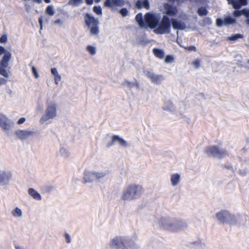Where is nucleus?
I'll use <instances>...</instances> for the list:
<instances>
[{
    "mask_svg": "<svg viewBox=\"0 0 249 249\" xmlns=\"http://www.w3.org/2000/svg\"><path fill=\"white\" fill-rule=\"evenodd\" d=\"M233 15L235 17H239L242 15L245 16L247 18L246 23L249 25V9H243L241 10H235L233 12Z\"/></svg>",
    "mask_w": 249,
    "mask_h": 249,
    "instance_id": "4468645a",
    "label": "nucleus"
},
{
    "mask_svg": "<svg viewBox=\"0 0 249 249\" xmlns=\"http://www.w3.org/2000/svg\"><path fill=\"white\" fill-rule=\"evenodd\" d=\"M243 37V36L241 34H237L233 36L229 37L228 39L230 40L235 41L238 38H242Z\"/></svg>",
    "mask_w": 249,
    "mask_h": 249,
    "instance_id": "c756f323",
    "label": "nucleus"
},
{
    "mask_svg": "<svg viewBox=\"0 0 249 249\" xmlns=\"http://www.w3.org/2000/svg\"><path fill=\"white\" fill-rule=\"evenodd\" d=\"M85 25L89 30V33L92 36H98L99 34V21L98 18L86 13L84 14Z\"/></svg>",
    "mask_w": 249,
    "mask_h": 249,
    "instance_id": "f257e3e1",
    "label": "nucleus"
},
{
    "mask_svg": "<svg viewBox=\"0 0 249 249\" xmlns=\"http://www.w3.org/2000/svg\"><path fill=\"white\" fill-rule=\"evenodd\" d=\"M225 167L228 168V169H230L231 167V166H225Z\"/></svg>",
    "mask_w": 249,
    "mask_h": 249,
    "instance_id": "13d9d810",
    "label": "nucleus"
},
{
    "mask_svg": "<svg viewBox=\"0 0 249 249\" xmlns=\"http://www.w3.org/2000/svg\"><path fill=\"white\" fill-rule=\"evenodd\" d=\"M124 4V0H106L104 5L108 8H112L114 6L121 7Z\"/></svg>",
    "mask_w": 249,
    "mask_h": 249,
    "instance_id": "9b49d317",
    "label": "nucleus"
},
{
    "mask_svg": "<svg viewBox=\"0 0 249 249\" xmlns=\"http://www.w3.org/2000/svg\"><path fill=\"white\" fill-rule=\"evenodd\" d=\"M197 13L200 16H206L208 14V11L205 7H200L198 9Z\"/></svg>",
    "mask_w": 249,
    "mask_h": 249,
    "instance_id": "a878e982",
    "label": "nucleus"
},
{
    "mask_svg": "<svg viewBox=\"0 0 249 249\" xmlns=\"http://www.w3.org/2000/svg\"><path fill=\"white\" fill-rule=\"evenodd\" d=\"M92 175L93 177H95L97 178H101L105 176V174L103 173H92Z\"/></svg>",
    "mask_w": 249,
    "mask_h": 249,
    "instance_id": "f704fd0d",
    "label": "nucleus"
},
{
    "mask_svg": "<svg viewBox=\"0 0 249 249\" xmlns=\"http://www.w3.org/2000/svg\"><path fill=\"white\" fill-rule=\"evenodd\" d=\"M125 243L126 240L125 239L121 236H116L110 241L109 246L111 248L124 249L125 247Z\"/></svg>",
    "mask_w": 249,
    "mask_h": 249,
    "instance_id": "6e6552de",
    "label": "nucleus"
},
{
    "mask_svg": "<svg viewBox=\"0 0 249 249\" xmlns=\"http://www.w3.org/2000/svg\"><path fill=\"white\" fill-rule=\"evenodd\" d=\"M146 76L150 79L151 82L156 84H160L163 80V76L161 75H157L151 71H147Z\"/></svg>",
    "mask_w": 249,
    "mask_h": 249,
    "instance_id": "f8f14e48",
    "label": "nucleus"
},
{
    "mask_svg": "<svg viewBox=\"0 0 249 249\" xmlns=\"http://www.w3.org/2000/svg\"><path fill=\"white\" fill-rule=\"evenodd\" d=\"M124 85H126L129 88H131L134 86V83L133 82H129L127 80H125L123 83Z\"/></svg>",
    "mask_w": 249,
    "mask_h": 249,
    "instance_id": "79ce46f5",
    "label": "nucleus"
},
{
    "mask_svg": "<svg viewBox=\"0 0 249 249\" xmlns=\"http://www.w3.org/2000/svg\"><path fill=\"white\" fill-rule=\"evenodd\" d=\"M180 180V175L178 174H175L171 176V181L173 186L177 185Z\"/></svg>",
    "mask_w": 249,
    "mask_h": 249,
    "instance_id": "b1692460",
    "label": "nucleus"
},
{
    "mask_svg": "<svg viewBox=\"0 0 249 249\" xmlns=\"http://www.w3.org/2000/svg\"><path fill=\"white\" fill-rule=\"evenodd\" d=\"M235 0H227V1H228V3L229 4H233V1H235Z\"/></svg>",
    "mask_w": 249,
    "mask_h": 249,
    "instance_id": "3c124183",
    "label": "nucleus"
},
{
    "mask_svg": "<svg viewBox=\"0 0 249 249\" xmlns=\"http://www.w3.org/2000/svg\"><path fill=\"white\" fill-rule=\"evenodd\" d=\"M93 177L92 175V173L88 172L84 174V179L85 180V182H90L92 180V178Z\"/></svg>",
    "mask_w": 249,
    "mask_h": 249,
    "instance_id": "c85d7f7f",
    "label": "nucleus"
},
{
    "mask_svg": "<svg viewBox=\"0 0 249 249\" xmlns=\"http://www.w3.org/2000/svg\"><path fill=\"white\" fill-rule=\"evenodd\" d=\"M136 6L138 9L143 7L148 10L150 8L149 2L148 0H138L136 3Z\"/></svg>",
    "mask_w": 249,
    "mask_h": 249,
    "instance_id": "6ab92c4d",
    "label": "nucleus"
},
{
    "mask_svg": "<svg viewBox=\"0 0 249 249\" xmlns=\"http://www.w3.org/2000/svg\"><path fill=\"white\" fill-rule=\"evenodd\" d=\"M11 177L10 172H3L0 174V185L7 183Z\"/></svg>",
    "mask_w": 249,
    "mask_h": 249,
    "instance_id": "f3484780",
    "label": "nucleus"
},
{
    "mask_svg": "<svg viewBox=\"0 0 249 249\" xmlns=\"http://www.w3.org/2000/svg\"><path fill=\"white\" fill-rule=\"evenodd\" d=\"M174 57L171 55H168L165 58V62L166 63L172 62L174 61Z\"/></svg>",
    "mask_w": 249,
    "mask_h": 249,
    "instance_id": "e433bc0d",
    "label": "nucleus"
},
{
    "mask_svg": "<svg viewBox=\"0 0 249 249\" xmlns=\"http://www.w3.org/2000/svg\"><path fill=\"white\" fill-rule=\"evenodd\" d=\"M116 142H117L122 146L125 147L127 145V143L125 140L119 136L113 135L112 137L111 142L108 144V146L113 145Z\"/></svg>",
    "mask_w": 249,
    "mask_h": 249,
    "instance_id": "2eb2a0df",
    "label": "nucleus"
},
{
    "mask_svg": "<svg viewBox=\"0 0 249 249\" xmlns=\"http://www.w3.org/2000/svg\"><path fill=\"white\" fill-rule=\"evenodd\" d=\"M51 73L54 76L58 74V72H57V69L55 68H52L51 69Z\"/></svg>",
    "mask_w": 249,
    "mask_h": 249,
    "instance_id": "de8ad7c7",
    "label": "nucleus"
},
{
    "mask_svg": "<svg viewBox=\"0 0 249 249\" xmlns=\"http://www.w3.org/2000/svg\"><path fill=\"white\" fill-rule=\"evenodd\" d=\"M216 23L217 26L221 27L223 25H225L224 19L222 20L220 18H217Z\"/></svg>",
    "mask_w": 249,
    "mask_h": 249,
    "instance_id": "58836bf2",
    "label": "nucleus"
},
{
    "mask_svg": "<svg viewBox=\"0 0 249 249\" xmlns=\"http://www.w3.org/2000/svg\"><path fill=\"white\" fill-rule=\"evenodd\" d=\"M26 121V119L24 117L20 118L18 121L17 122V124H21L23 123H24Z\"/></svg>",
    "mask_w": 249,
    "mask_h": 249,
    "instance_id": "49530a36",
    "label": "nucleus"
},
{
    "mask_svg": "<svg viewBox=\"0 0 249 249\" xmlns=\"http://www.w3.org/2000/svg\"><path fill=\"white\" fill-rule=\"evenodd\" d=\"M39 24H40V26H41V27H42V19L41 18H40L39 19Z\"/></svg>",
    "mask_w": 249,
    "mask_h": 249,
    "instance_id": "603ef678",
    "label": "nucleus"
},
{
    "mask_svg": "<svg viewBox=\"0 0 249 249\" xmlns=\"http://www.w3.org/2000/svg\"><path fill=\"white\" fill-rule=\"evenodd\" d=\"M172 25L174 29L183 30L185 29V24L175 18L171 19Z\"/></svg>",
    "mask_w": 249,
    "mask_h": 249,
    "instance_id": "a211bd4d",
    "label": "nucleus"
},
{
    "mask_svg": "<svg viewBox=\"0 0 249 249\" xmlns=\"http://www.w3.org/2000/svg\"><path fill=\"white\" fill-rule=\"evenodd\" d=\"M119 13L123 17H124L128 15V11L126 8H123L120 10Z\"/></svg>",
    "mask_w": 249,
    "mask_h": 249,
    "instance_id": "c9c22d12",
    "label": "nucleus"
},
{
    "mask_svg": "<svg viewBox=\"0 0 249 249\" xmlns=\"http://www.w3.org/2000/svg\"><path fill=\"white\" fill-rule=\"evenodd\" d=\"M144 21L146 27L147 26L151 29L155 28L159 21L158 18L155 15L150 13H147L145 14Z\"/></svg>",
    "mask_w": 249,
    "mask_h": 249,
    "instance_id": "0eeeda50",
    "label": "nucleus"
},
{
    "mask_svg": "<svg viewBox=\"0 0 249 249\" xmlns=\"http://www.w3.org/2000/svg\"><path fill=\"white\" fill-rule=\"evenodd\" d=\"M101 0H94L95 2L98 3L100 2Z\"/></svg>",
    "mask_w": 249,
    "mask_h": 249,
    "instance_id": "6e6d98bb",
    "label": "nucleus"
},
{
    "mask_svg": "<svg viewBox=\"0 0 249 249\" xmlns=\"http://www.w3.org/2000/svg\"><path fill=\"white\" fill-rule=\"evenodd\" d=\"M205 152L210 157H217L222 159L228 154L225 150H221L217 145L209 146L206 147Z\"/></svg>",
    "mask_w": 249,
    "mask_h": 249,
    "instance_id": "39448f33",
    "label": "nucleus"
},
{
    "mask_svg": "<svg viewBox=\"0 0 249 249\" xmlns=\"http://www.w3.org/2000/svg\"><path fill=\"white\" fill-rule=\"evenodd\" d=\"M61 76L59 74L54 76V82L56 85L58 84V82L61 80Z\"/></svg>",
    "mask_w": 249,
    "mask_h": 249,
    "instance_id": "a18cd8bd",
    "label": "nucleus"
},
{
    "mask_svg": "<svg viewBox=\"0 0 249 249\" xmlns=\"http://www.w3.org/2000/svg\"><path fill=\"white\" fill-rule=\"evenodd\" d=\"M165 8L166 10V13L168 15L175 16L177 14V9L172 5L167 4Z\"/></svg>",
    "mask_w": 249,
    "mask_h": 249,
    "instance_id": "412c9836",
    "label": "nucleus"
},
{
    "mask_svg": "<svg viewBox=\"0 0 249 249\" xmlns=\"http://www.w3.org/2000/svg\"><path fill=\"white\" fill-rule=\"evenodd\" d=\"M12 213L15 217H20L22 215L21 210L17 207L12 211Z\"/></svg>",
    "mask_w": 249,
    "mask_h": 249,
    "instance_id": "cd10ccee",
    "label": "nucleus"
},
{
    "mask_svg": "<svg viewBox=\"0 0 249 249\" xmlns=\"http://www.w3.org/2000/svg\"><path fill=\"white\" fill-rule=\"evenodd\" d=\"M46 14L49 16H52L54 14V11L53 6L48 5L46 9Z\"/></svg>",
    "mask_w": 249,
    "mask_h": 249,
    "instance_id": "393cba45",
    "label": "nucleus"
},
{
    "mask_svg": "<svg viewBox=\"0 0 249 249\" xmlns=\"http://www.w3.org/2000/svg\"><path fill=\"white\" fill-rule=\"evenodd\" d=\"M85 2L88 5H91L93 2V0H85Z\"/></svg>",
    "mask_w": 249,
    "mask_h": 249,
    "instance_id": "8fccbe9b",
    "label": "nucleus"
},
{
    "mask_svg": "<svg viewBox=\"0 0 249 249\" xmlns=\"http://www.w3.org/2000/svg\"><path fill=\"white\" fill-rule=\"evenodd\" d=\"M156 34H169L171 31V20L167 16H163L158 27L154 30Z\"/></svg>",
    "mask_w": 249,
    "mask_h": 249,
    "instance_id": "20e7f679",
    "label": "nucleus"
},
{
    "mask_svg": "<svg viewBox=\"0 0 249 249\" xmlns=\"http://www.w3.org/2000/svg\"><path fill=\"white\" fill-rule=\"evenodd\" d=\"M232 5L233 7L235 9H239L242 6L238 0H235V1H233V4Z\"/></svg>",
    "mask_w": 249,
    "mask_h": 249,
    "instance_id": "72a5a7b5",
    "label": "nucleus"
},
{
    "mask_svg": "<svg viewBox=\"0 0 249 249\" xmlns=\"http://www.w3.org/2000/svg\"><path fill=\"white\" fill-rule=\"evenodd\" d=\"M12 123L4 115L0 114V126L4 131L10 129Z\"/></svg>",
    "mask_w": 249,
    "mask_h": 249,
    "instance_id": "9d476101",
    "label": "nucleus"
},
{
    "mask_svg": "<svg viewBox=\"0 0 249 249\" xmlns=\"http://www.w3.org/2000/svg\"><path fill=\"white\" fill-rule=\"evenodd\" d=\"M225 25H229L234 23L236 20L231 17H227L224 18Z\"/></svg>",
    "mask_w": 249,
    "mask_h": 249,
    "instance_id": "bb28decb",
    "label": "nucleus"
},
{
    "mask_svg": "<svg viewBox=\"0 0 249 249\" xmlns=\"http://www.w3.org/2000/svg\"><path fill=\"white\" fill-rule=\"evenodd\" d=\"M16 249H22L20 247L16 246Z\"/></svg>",
    "mask_w": 249,
    "mask_h": 249,
    "instance_id": "5fc2aeb1",
    "label": "nucleus"
},
{
    "mask_svg": "<svg viewBox=\"0 0 249 249\" xmlns=\"http://www.w3.org/2000/svg\"><path fill=\"white\" fill-rule=\"evenodd\" d=\"M60 21V19H58L55 21V23H59Z\"/></svg>",
    "mask_w": 249,
    "mask_h": 249,
    "instance_id": "4d7b16f0",
    "label": "nucleus"
},
{
    "mask_svg": "<svg viewBox=\"0 0 249 249\" xmlns=\"http://www.w3.org/2000/svg\"><path fill=\"white\" fill-rule=\"evenodd\" d=\"M184 49L189 51H194V52L196 51V47L195 46H193V45L190 46L188 47H184Z\"/></svg>",
    "mask_w": 249,
    "mask_h": 249,
    "instance_id": "a19ab883",
    "label": "nucleus"
},
{
    "mask_svg": "<svg viewBox=\"0 0 249 249\" xmlns=\"http://www.w3.org/2000/svg\"><path fill=\"white\" fill-rule=\"evenodd\" d=\"M64 237L65 238L66 242L67 243H70L71 241V237L68 233H65Z\"/></svg>",
    "mask_w": 249,
    "mask_h": 249,
    "instance_id": "c03bdc74",
    "label": "nucleus"
},
{
    "mask_svg": "<svg viewBox=\"0 0 249 249\" xmlns=\"http://www.w3.org/2000/svg\"><path fill=\"white\" fill-rule=\"evenodd\" d=\"M32 71L33 74H34L35 77L36 78H38L39 77V75L37 72L36 69L34 66H32Z\"/></svg>",
    "mask_w": 249,
    "mask_h": 249,
    "instance_id": "ea45409f",
    "label": "nucleus"
},
{
    "mask_svg": "<svg viewBox=\"0 0 249 249\" xmlns=\"http://www.w3.org/2000/svg\"><path fill=\"white\" fill-rule=\"evenodd\" d=\"M160 222L161 223V224L163 229L166 230H169L172 231H177V230H176L175 229H172L173 224L169 223L168 219L164 218H162L160 219Z\"/></svg>",
    "mask_w": 249,
    "mask_h": 249,
    "instance_id": "dca6fc26",
    "label": "nucleus"
},
{
    "mask_svg": "<svg viewBox=\"0 0 249 249\" xmlns=\"http://www.w3.org/2000/svg\"><path fill=\"white\" fill-rule=\"evenodd\" d=\"M216 215L218 220L222 223L227 222L234 218V216L226 210L221 211L217 213Z\"/></svg>",
    "mask_w": 249,
    "mask_h": 249,
    "instance_id": "1a4fd4ad",
    "label": "nucleus"
},
{
    "mask_svg": "<svg viewBox=\"0 0 249 249\" xmlns=\"http://www.w3.org/2000/svg\"><path fill=\"white\" fill-rule=\"evenodd\" d=\"M242 6H245L247 4V0H238Z\"/></svg>",
    "mask_w": 249,
    "mask_h": 249,
    "instance_id": "09e8293b",
    "label": "nucleus"
},
{
    "mask_svg": "<svg viewBox=\"0 0 249 249\" xmlns=\"http://www.w3.org/2000/svg\"><path fill=\"white\" fill-rule=\"evenodd\" d=\"M135 19L141 27H146L145 21L143 20L142 14L141 13H138L135 17Z\"/></svg>",
    "mask_w": 249,
    "mask_h": 249,
    "instance_id": "aec40b11",
    "label": "nucleus"
},
{
    "mask_svg": "<svg viewBox=\"0 0 249 249\" xmlns=\"http://www.w3.org/2000/svg\"><path fill=\"white\" fill-rule=\"evenodd\" d=\"M247 63L249 64V60H248Z\"/></svg>",
    "mask_w": 249,
    "mask_h": 249,
    "instance_id": "bf43d9fd",
    "label": "nucleus"
},
{
    "mask_svg": "<svg viewBox=\"0 0 249 249\" xmlns=\"http://www.w3.org/2000/svg\"><path fill=\"white\" fill-rule=\"evenodd\" d=\"M28 193L31 196H32L34 199L36 200H40L41 199V196L33 188H30L28 190Z\"/></svg>",
    "mask_w": 249,
    "mask_h": 249,
    "instance_id": "4be33fe9",
    "label": "nucleus"
},
{
    "mask_svg": "<svg viewBox=\"0 0 249 249\" xmlns=\"http://www.w3.org/2000/svg\"><path fill=\"white\" fill-rule=\"evenodd\" d=\"M192 65L196 69H198L200 67V60L198 59H196L195 61L192 62Z\"/></svg>",
    "mask_w": 249,
    "mask_h": 249,
    "instance_id": "4c0bfd02",
    "label": "nucleus"
},
{
    "mask_svg": "<svg viewBox=\"0 0 249 249\" xmlns=\"http://www.w3.org/2000/svg\"><path fill=\"white\" fill-rule=\"evenodd\" d=\"M153 53L155 56L160 59H162L164 56V51L161 49L154 48L153 49Z\"/></svg>",
    "mask_w": 249,
    "mask_h": 249,
    "instance_id": "5701e85b",
    "label": "nucleus"
},
{
    "mask_svg": "<svg viewBox=\"0 0 249 249\" xmlns=\"http://www.w3.org/2000/svg\"><path fill=\"white\" fill-rule=\"evenodd\" d=\"M87 50L91 55H94L96 53L95 48L92 46H88L87 47Z\"/></svg>",
    "mask_w": 249,
    "mask_h": 249,
    "instance_id": "473e14b6",
    "label": "nucleus"
},
{
    "mask_svg": "<svg viewBox=\"0 0 249 249\" xmlns=\"http://www.w3.org/2000/svg\"><path fill=\"white\" fill-rule=\"evenodd\" d=\"M56 105L55 104H51L48 105L45 114L40 119V123H43L50 119H53L56 116Z\"/></svg>",
    "mask_w": 249,
    "mask_h": 249,
    "instance_id": "423d86ee",
    "label": "nucleus"
},
{
    "mask_svg": "<svg viewBox=\"0 0 249 249\" xmlns=\"http://www.w3.org/2000/svg\"><path fill=\"white\" fill-rule=\"evenodd\" d=\"M4 54L0 62V74L5 78L9 77L8 72L6 70L9 65L12 54L10 52L6 50L2 46H0V55Z\"/></svg>",
    "mask_w": 249,
    "mask_h": 249,
    "instance_id": "7ed1b4c3",
    "label": "nucleus"
},
{
    "mask_svg": "<svg viewBox=\"0 0 249 249\" xmlns=\"http://www.w3.org/2000/svg\"><path fill=\"white\" fill-rule=\"evenodd\" d=\"M15 134L19 139L24 140L33 135L34 134V132L18 130L16 131Z\"/></svg>",
    "mask_w": 249,
    "mask_h": 249,
    "instance_id": "ddd939ff",
    "label": "nucleus"
},
{
    "mask_svg": "<svg viewBox=\"0 0 249 249\" xmlns=\"http://www.w3.org/2000/svg\"><path fill=\"white\" fill-rule=\"evenodd\" d=\"M83 0H70L68 4L77 6L82 2Z\"/></svg>",
    "mask_w": 249,
    "mask_h": 249,
    "instance_id": "2f4dec72",
    "label": "nucleus"
},
{
    "mask_svg": "<svg viewBox=\"0 0 249 249\" xmlns=\"http://www.w3.org/2000/svg\"><path fill=\"white\" fill-rule=\"evenodd\" d=\"M143 191L141 185L131 184L128 185L124 192L122 196L124 200H131L141 195Z\"/></svg>",
    "mask_w": 249,
    "mask_h": 249,
    "instance_id": "f03ea898",
    "label": "nucleus"
},
{
    "mask_svg": "<svg viewBox=\"0 0 249 249\" xmlns=\"http://www.w3.org/2000/svg\"><path fill=\"white\" fill-rule=\"evenodd\" d=\"M7 37L6 35H3L0 38V42L1 43H5L7 41Z\"/></svg>",
    "mask_w": 249,
    "mask_h": 249,
    "instance_id": "37998d69",
    "label": "nucleus"
},
{
    "mask_svg": "<svg viewBox=\"0 0 249 249\" xmlns=\"http://www.w3.org/2000/svg\"><path fill=\"white\" fill-rule=\"evenodd\" d=\"M93 12L98 15H101L102 14V10L101 6H94L93 8Z\"/></svg>",
    "mask_w": 249,
    "mask_h": 249,
    "instance_id": "7c9ffc66",
    "label": "nucleus"
},
{
    "mask_svg": "<svg viewBox=\"0 0 249 249\" xmlns=\"http://www.w3.org/2000/svg\"><path fill=\"white\" fill-rule=\"evenodd\" d=\"M44 1L47 3H49L51 2L50 0H44Z\"/></svg>",
    "mask_w": 249,
    "mask_h": 249,
    "instance_id": "864d4df0",
    "label": "nucleus"
}]
</instances>
